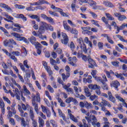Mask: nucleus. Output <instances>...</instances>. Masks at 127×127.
Returning a JSON list of instances; mask_svg holds the SVG:
<instances>
[{
    "mask_svg": "<svg viewBox=\"0 0 127 127\" xmlns=\"http://www.w3.org/2000/svg\"><path fill=\"white\" fill-rule=\"evenodd\" d=\"M58 111L60 117H61L64 120V121H66V117H65V115H64V114L62 113L61 109H58Z\"/></svg>",
    "mask_w": 127,
    "mask_h": 127,
    "instance_id": "bb28decb",
    "label": "nucleus"
},
{
    "mask_svg": "<svg viewBox=\"0 0 127 127\" xmlns=\"http://www.w3.org/2000/svg\"><path fill=\"white\" fill-rule=\"evenodd\" d=\"M81 29L82 30V33L83 34H86V33H88V32H91L89 31L90 29H91V27L88 26V27H81Z\"/></svg>",
    "mask_w": 127,
    "mask_h": 127,
    "instance_id": "412c9836",
    "label": "nucleus"
},
{
    "mask_svg": "<svg viewBox=\"0 0 127 127\" xmlns=\"http://www.w3.org/2000/svg\"><path fill=\"white\" fill-rule=\"evenodd\" d=\"M47 88L49 90L50 93H54V89H53V88H52L50 85H48Z\"/></svg>",
    "mask_w": 127,
    "mask_h": 127,
    "instance_id": "680f3d73",
    "label": "nucleus"
},
{
    "mask_svg": "<svg viewBox=\"0 0 127 127\" xmlns=\"http://www.w3.org/2000/svg\"><path fill=\"white\" fill-rule=\"evenodd\" d=\"M10 43L11 44H14V45H16V46H18V45L16 44V42L13 40V39H9V40H5L3 41L4 46L6 47L7 46H9Z\"/></svg>",
    "mask_w": 127,
    "mask_h": 127,
    "instance_id": "6e6552de",
    "label": "nucleus"
},
{
    "mask_svg": "<svg viewBox=\"0 0 127 127\" xmlns=\"http://www.w3.org/2000/svg\"><path fill=\"white\" fill-rule=\"evenodd\" d=\"M30 17L32 19H36V21L38 22H40V17L38 16L37 15H29Z\"/></svg>",
    "mask_w": 127,
    "mask_h": 127,
    "instance_id": "b1692460",
    "label": "nucleus"
},
{
    "mask_svg": "<svg viewBox=\"0 0 127 127\" xmlns=\"http://www.w3.org/2000/svg\"><path fill=\"white\" fill-rule=\"evenodd\" d=\"M32 127H37V122L36 121V120H32Z\"/></svg>",
    "mask_w": 127,
    "mask_h": 127,
    "instance_id": "774afa93",
    "label": "nucleus"
},
{
    "mask_svg": "<svg viewBox=\"0 0 127 127\" xmlns=\"http://www.w3.org/2000/svg\"><path fill=\"white\" fill-rule=\"evenodd\" d=\"M12 15L16 18H22L23 17V14H13Z\"/></svg>",
    "mask_w": 127,
    "mask_h": 127,
    "instance_id": "603ef678",
    "label": "nucleus"
},
{
    "mask_svg": "<svg viewBox=\"0 0 127 127\" xmlns=\"http://www.w3.org/2000/svg\"><path fill=\"white\" fill-rule=\"evenodd\" d=\"M40 26L38 29L39 33H44L45 30H48V24L45 22L41 21L40 23Z\"/></svg>",
    "mask_w": 127,
    "mask_h": 127,
    "instance_id": "20e7f679",
    "label": "nucleus"
},
{
    "mask_svg": "<svg viewBox=\"0 0 127 127\" xmlns=\"http://www.w3.org/2000/svg\"><path fill=\"white\" fill-rule=\"evenodd\" d=\"M114 15L116 17H118V20L120 21H123V20H125L127 18V17L125 15H121L120 13H115Z\"/></svg>",
    "mask_w": 127,
    "mask_h": 127,
    "instance_id": "4468645a",
    "label": "nucleus"
},
{
    "mask_svg": "<svg viewBox=\"0 0 127 127\" xmlns=\"http://www.w3.org/2000/svg\"><path fill=\"white\" fill-rule=\"evenodd\" d=\"M11 35L14 36L15 38H17L18 41H23L25 43H29L27 39L25 38V37H21L23 35L22 34L20 35L16 33H11Z\"/></svg>",
    "mask_w": 127,
    "mask_h": 127,
    "instance_id": "7ed1b4c3",
    "label": "nucleus"
},
{
    "mask_svg": "<svg viewBox=\"0 0 127 127\" xmlns=\"http://www.w3.org/2000/svg\"><path fill=\"white\" fill-rule=\"evenodd\" d=\"M76 0H74L73 3H72L71 5V7L72 9V11H77L76 9H75V7H76V4H75V3H76Z\"/></svg>",
    "mask_w": 127,
    "mask_h": 127,
    "instance_id": "09e8293b",
    "label": "nucleus"
},
{
    "mask_svg": "<svg viewBox=\"0 0 127 127\" xmlns=\"http://www.w3.org/2000/svg\"><path fill=\"white\" fill-rule=\"evenodd\" d=\"M3 91L4 92H5V93H7V94L8 93H9V94H10V95L11 96V97H14V94H13V93H12V92H11V90H9L8 91L7 90H6V88L5 87V86H3Z\"/></svg>",
    "mask_w": 127,
    "mask_h": 127,
    "instance_id": "7c9ffc66",
    "label": "nucleus"
},
{
    "mask_svg": "<svg viewBox=\"0 0 127 127\" xmlns=\"http://www.w3.org/2000/svg\"><path fill=\"white\" fill-rule=\"evenodd\" d=\"M31 24H32V27H33V28L35 30H37L38 28H39V27H38V25L36 24V22H35V21L34 20L32 21Z\"/></svg>",
    "mask_w": 127,
    "mask_h": 127,
    "instance_id": "c85d7f7f",
    "label": "nucleus"
},
{
    "mask_svg": "<svg viewBox=\"0 0 127 127\" xmlns=\"http://www.w3.org/2000/svg\"><path fill=\"white\" fill-rule=\"evenodd\" d=\"M85 119L86 121H87L88 124H90L91 123L93 127H95V126H96V123L98 122V120H97V118H96V116L94 115L92 116L91 117H85ZM91 119H92L93 122H92V120Z\"/></svg>",
    "mask_w": 127,
    "mask_h": 127,
    "instance_id": "423d86ee",
    "label": "nucleus"
},
{
    "mask_svg": "<svg viewBox=\"0 0 127 127\" xmlns=\"http://www.w3.org/2000/svg\"><path fill=\"white\" fill-rule=\"evenodd\" d=\"M7 114H8L7 115V119H11V118L12 117V114H13L12 112H11V111H8Z\"/></svg>",
    "mask_w": 127,
    "mask_h": 127,
    "instance_id": "052dcab7",
    "label": "nucleus"
},
{
    "mask_svg": "<svg viewBox=\"0 0 127 127\" xmlns=\"http://www.w3.org/2000/svg\"><path fill=\"white\" fill-rule=\"evenodd\" d=\"M59 12H60V13L61 14V15H62V16H64L65 17H68V16H69V14L63 12V10L61 8V10L59 11Z\"/></svg>",
    "mask_w": 127,
    "mask_h": 127,
    "instance_id": "4c0bfd02",
    "label": "nucleus"
},
{
    "mask_svg": "<svg viewBox=\"0 0 127 127\" xmlns=\"http://www.w3.org/2000/svg\"><path fill=\"white\" fill-rule=\"evenodd\" d=\"M63 25L64 30H66V31H71V27L68 25L66 21H63Z\"/></svg>",
    "mask_w": 127,
    "mask_h": 127,
    "instance_id": "dca6fc26",
    "label": "nucleus"
},
{
    "mask_svg": "<svg viewBox=\"0 0 127 127\" xmlns=\"http://www.w3.org/2000/svg\"><path fill=\"white\" fill-rule=\"evenodd\" d=\"M39 127H44V120L41 118V117H39Z\"/></svg>",
    "mask_w": 127,
    "mask_h": 127,
    "instance_id": "cd10ccee",
    "label": "nucleus"
},
{
    "mask_svg": "<svg viewBox=\"0 0 127 127\" xmlns=\"http://www.w3.org/2000/svg\"><path fill=\"white\" fill-rule=\"evenodd\" d=\"M85 107L86 109H93V105L87 102H85Z\"/></svg>",
    "mask_w": 127,
    "mask_h": 127,
    "instance_id": "ea45409f",
    "label": "nucleus"
},
{
    "mask_svg": "<svg viewBox=\"0 0 127 127\" xmlns=\"http://www.w3.org/2000/svg\"><path fill=\"white\" fill-rule=\"evenodd\" d=\"M103 4L108 7H114L115 6L113 3L109 1H104Z\"/></svg>",
    "mask_w": 127,
    "mask_h": 127,
    "instance_id": "a878e982",
    "label": "nucleus"
},
{
    "mask_svg": "<svg viewBox=\"0 0 127 127\" xmlns=\"http://www.w3.org/2000/svg\"><path fill=\"white\" fill-rule=\"evenodd\" d=\"M84 42H85L86 44H88V46H90V48H93V44H92V42L89 40L88 37H85L84 38Z\"/></svg>",
    "mask_w": 127,
    "mask_h": 127,
    "instance_id": "5701e85b",
    "label": "nucleus"
},
{
    "mask_svg": "<svg viewBox=\"0 0 127 127\" xmlns=\"http://www.w3.org/2000/svg\"><path fill=\"white\" fill-rule=\"evenodd\" d=\"M51 8H52V9H54V10L57 12H59L60 11V10H61V8L57 7L53 4H52L51 6Z\"/></svg>",
    "mask_w": 127,
    "mask_h": 127,
    "instance_id": "58836bf2",
    "label": "nucleus"
},
{
    "mask_svg": "<svg viewBox=\"0 0 127 127\" xmlns=\"http://www.w3.org/2000/svg\"><path fill=\"white\" fill-rule=\"evenodd\" d=\"M101 110L103 111V112H104L106 116H108L109 117L111 116V112L107 110V109H106V107H103L102 110Z\"/></svg>",
    "mask_w": 127,
    "mask_h": 127,
    "instance_id": "2f4dec72",
    "label": "nucleus"
},
{
    "mask_svg": "<svg viewBox=\"0 0 127 127\" xmlns=\"http://www.w3.org/2000/svg\"><path fill=\"white\" fill-rule=\"evenodd\" d=\"M2 99L4 101V102H6V103H7V104H10V100H9V99H8L7 97L5 96H3Z\"/></svg>",
    "mask_w": 127,
    "mask_h": 127,
    "instance_id": "e2e57ef3",
    "label": "nucleus"
},
{
    "mask_svg": "<svg viewBox=\"0 0 127 127\" xmlns=\"http://www.w3.org/2000/svg\"><path fill=\"white\" fill-rule=\"evenodd\" d=\"M68 47H69L70 50L73 52L75 49V44H74V43H73V42H71L70 43L69 45H68Z\"/></svg>",
    "mask_w": 127,
    "mask_h": 127,
    "instance_id": "a18cd8bd",
    "label": "nucleus"
},
{
    "mask_svg": "<svg viewBox=\"0 0 127 127\" xmlns=\"http://www.w3.org/2000/svg\"><path fill=\"white\" fill-rule=\"evenodd\" d=\"M38 1H39V4L40 5L44 4L45 3H46V4H50V3L48 2V1L45 0H39Z\"/></svg>",
    "mask_w": 127,
    "mask_h": 127,
    "instance_id": "a19ab883",
    "label": "nucleus"
},
{
    "mask_svg": "<svg viewBox=\"0 0 127 127\" xmlns=\"http://www.w3.org/2000/svg\"><path fill=\"white\" fill-rule=\"evenodd\" d=\"M69 32H70V33H72V34H78V30H77V29H76L71 28L70 29V31H69Z\"/></svg>",
    "mask_w": 127,
    "mask_h": 127,
    "instance_id": "864d4df0",
    "label": "nucleus"
},
{
    "mask_svg": "<svg viewBox=\"0 0 127 127\" xmlns=\"http://www.w3.org/2000/svg\"><path fill=\"white\" fill-rule=\"evenodd\" d=\"M75 97L76 98H79L80 100H85L86 99V96L83 95V94H81L80 95L79 94L77 93L75 94Z\"/></svg>",
    "mask_w": 127,
    "mask_h": 127,
    "instance_id": "79ce46f5",
    "label": "nucleus"
},
{
    "mask_svg": "<svg viewBox=\"0 0 127 127\" xmlns=\"http://www.w3.org/2000/svg\"><path fill=\"white\" fill-rule=\"evenodd\" d=\"M77 61H78V60L77 59V58H76V57H73L72 58L71 57H69L68 58V64L72 65V66H76V64H75L74 63H76Z\"/></svg>",
    "mask_w": 127,
    "mask_h": 127,
    "instance_id": "9b49d317",
    "label": "nucleus"
},
{
    "mask_svg": "<svg viewBox=\"0 0 127 127\" xmlns=\"http://www.w3.org/2000/svg\"><path fill=\"white\" fill-rule=\"evenodd\" d=\"M91 23H92V24H94V25L97 26V27H100V25L99 24V22L97 20H91Z\"/></svg>",
    "mask_w": 127,
    "mask_h": 127,
    "instance_id": "49530a36",
    "label": "nucleus"
},
{
    "mask_svg": "<svg viewBox=\"0 0 127 127\" xmlns=\"http://www.w3.org/2000/svg\"><path fill=\"white\" fill-rule=\"evenodd\" d=\"M67 22L72 27H76V24H74L70 20H67Z\"/></svg>",
    "mask_w": 127,
    "mask_h": 127,
    "instance_id": "0e129e2a",
    "label": "nucleus"
},
{
    "mask_svg": "<svg viewBox=\"0 0 127 127\" xmlns=\"http://www.w3.org/2000/svg\"><path fill=\"white\" fill-rule=\"evenodd\" d=\"M101 102L99 104V107H101V110H102L103 108H105V107H108V108H112V105L108 101L106 100L104 98L101 99Z\"/></svg>",
    "mask_w": 127,
    "mask_h": 127,
    "instance_id": "39448f33",
    "label": "nucleus"
},
{
    "mask_svg": "<svg viewBox=\"0 0 127 127\" xmlns=\"http://www.w3.org/2000/svg\"><path fill=\"white\" fill-rule=\"evenodd\" d=\"M28 40L30 41V42L33 45L34 44H35L36 42V38L34 36H31L29 38H28Z\"/></svg>",
    "mask_w": 127,
    "mask_h": 127,
    "instance_id": "393cba45",
    "label": "nucleus"
},
{
    "mask_svg": "<svg viewBox=\"0 0 127 127\" xmlns=\"http://www.w3.org/2000/svg\"><path fill=\"white\" fill-rule=\"evenodd\" d=\"M29 112V115L31 120H32V121L34 120V119H33L34 118V114L33 113V110H31Z\"/></svg>",
    "mask_w": 127,
    "mask_h": 127,
    "instance_id": "3c124183",
    "label": "nucleus"
},
{
    "mask_svg": "<svg viewBox=\"0 0 127 127\" xmlns=\"http://www.w3.org/2000/svg\"><path fill=\"white\" fill-rule=\"evenodd\" d=\"M95 93L98 96H101L102 95V93H101V88H97L95 90Z\"/></svg>",
    "mask_w": 127,
    "mask_h": 127,
    "instance_id": "bf43d9fd",
    "label": "nucleus"
},
{
    "mask_svg": "<svg viewBox=\"0 0 127 127\" xmlns=\"http://www.w3.org/2000/svg\"><path fill=\"white\" fill-rule=\"evenodd\" d=\"M82 60L83 61H85V62H87L88 61L89 64H88V67L89 68H94V66L97 67L98 65L96 63V62L94 61L93 59H92V58H91V56H89L87 57L86 56H83L81 57Z\"/></svg>",
    "mask_w": 127,
    "mask_h": 127,
    "instance_id": "f257e3e1",
    "label": "nucleus"
},
{
    "mask_svg": "<svg viewBox=\"0 0 127 127\" xmlns=\"http://www.w3.org/2000/svg\"><path fill=\"white\" fill-rule=\"evenodd\" d=\"M33 45H35V47L37 49H42V48L43 47L42 45L40 44V43H38V42H36Z\"/></svg>",
    "mask_w": 127,
    "mask_h": 127,
    "instance_id": "e433bc0d",
    "label": "nucleus"
},
{
    "mask_svg": "<svg viewBox=\"0 0 127 127\" xmlns=\"http://www.w3.org/2000/svg\"><path fill=\"white\" fill-rule=\"evenodd\" d=\"M41 108L42 109V112L45 114H46L47 117H48V118H50V116H51V113L50 112L49 109L42 105H41Z\"/></svg>",
    "mask_w": 127,
    "mask_h": 127,
    "instance_id": "1a4fd4ad",
    "label": "nucleus"
},
{
    "mask_svg": "<svg viewBox=\"0 0 127 127\" xmlns=\"http://www.w3.org/2000/svg\"><path fill=\"white\" fill-rule=\"evenodd\" d=\"M125 27H126V24L125 23L123 24L120 27H118L117 32H116V34H118V33L120 32V30H123V29H125Z\"/></svg>",
    "mask_w": 127,
    "mask_h": 127,
    "instance_id": "c9c22d12",
    "label": "nucleus"
},
{
    "mask_svg": "<svg viewBox=\"0 0 127 127\" xmlns=\"http://www.w3.org/2000/svg\"><path fill=\"white\" fill-rule=\"evenodd\" d=\"M103 86H102V89L103 90H108V85H107V83L105 82H102Z\"/></svg>",
    "mask_w": 127,
    "mask_h": 127,
    "instance_id": "338daca9",
    "label": "nucleus"
},
{
    "mask_svg": "<svg viewBox=\"0 0 127 127\" xmlns=\"http://www.w3.org/2000/svg\"><path fill=\"white\" fill-rule=\"evenodd\" d=\"M69 117L71 121H73L74 123H78V120L76 117H74V115H72V114H69Z\"/></svg>",
    "mask_w": 127,
    "mask_h": 127,
    "instance_id": "473e14b6",
    "label": "nucleus"
},
{
    "mask_svg": "<svg viewBox=\"0 0 127 127\" xmlns=\"http://www.w3.org/2000/svg\"><path fill=\"white\" fill-rule=\"evenodd\" d=\"M46 8V6H37L35 8V10H38L40 9V10H44Z\"/></svg>",
    "mask_w": 127,
    "mask_h": 127,
    "instance_id": "37998d69",
    "label": "nucleus"
},
{
    "mask_svg": "<svg viewBox=\"0 0 127 127\" xmlns=\"http://www.w3.org/2000/svg\"><path fill=\"white\" fill-rule=\"evenodd\" d=\"M49 13H50L51 15H53L54 16H56L57 17H59V15L55 11H52L51 10L49 11Z\"/></svg>",
    "mask_w": 127,
    "mask_h": 127,
    "instance_id": "de8ad7c7",
    "label": "nucleus"
},
{
    "mask_svg": "<svg viewBox=\"0 0 127 127\" xmlns=\"http://www.w3.org/2000/svg\"><path fill=\"white\" fill-rule=\"evenodd\" d=\"M111 86V87H114L115 88L116 91H119V86H120V82L119 81L115 80V81H113L111 82L110 83Z\"/></svg>",
    "mask_w": 127,
    "mask_h": 127,
    "instance_id": "ddd939ff",
    "label": "nucleus"
},
{
    "mask_svg": "<svg viewBox=\"0 0 127 127\" xmlns=\"http://www.w3.org/2000/svg\"><path fill=\"white\" fill-rule=\"evenodd\" d=\"M0 107L1 108V116H3L4 115L5 111L4 109V102L3 101H0Z\"/></svg>",
    "mask_w": 127,
    "mask_h": 127,
    "instance_id": "a211bd4d",
    "label": "nucleus"
},
{
    "mask_svg": "<svg viewBox=\"0 0 127 127\" xmlns=\"http://www.w3.org/2000/svg\"><path fill=\"white\" fill-rule=\"evenodd\" d=\"M95 80L97 81V82H100L101 83H103V79H102V77H98V76H95L94 77Z\"/></svg>",
    "mask_w": 127,
    "mask_h": 127,
    "instance_id": "13d9d810",
    "label": "nucleus"
},
{
    "mask_svg": "<svg viewBox=\"0 0 127 127\" xmlns=\"http://www.w3.org/2000/svg\"><path fill=\"white\" fill-rule=\"evenodd\" d=\"M21 107H22V110H23V111H31V110H33V109L32 108V107H30V106H29V105L28 104H24L23 103H22L21 104Z\"/></svg>",
    "mask_w": 127,
    "mask_h": 127,
    "instance_id": "2eb2a0df",
    "label": "nucleus"
},
{
    "mask_svg": "<svg viewBox=\"0 0 127 127\" xmlns=\"http://www.w3.org/2000/svg\"><path fill=\"white\" fill-rule=\"evenodd\" d=\"M88 87L89 89H90V90H96L97 89H98V88H101L100 86L97 84H93L88 85Z\"/></svg>",
    "mask_w": 127,
    "mask_h": 127,
    "instance_id": "aec40b11",
    "label": "nucleus"
},
{
    "mask_svg": "<svg viewBox=\"0 0 127 127\" xmlns=\"http://www.w3.org/2000/svg\"><path fill=\"white\" fill-rule=\"evenodd\" d=\"M21 125L22 127H26V122L24 120V118L21 119Z\"/></svg>",
    "mask_w": 127,
    "mask_h": 127,
    "instance_id": "4d7b16f0",
    "label": "nucleus"
},
{
    "mask_svg": "<svg viewBox=\"0 0 127 127\" xmlns=\"http://www.w3.org/2000/svg\"><path fill=\"white\" fill-rule=\"evenodd\" d=\"M14 6L15 8H18V9H24V8H25V6L22 5L15 4Z\"/></svg>",
    "mask_w": 127,
    "mask_h": 127,
    "instance_id": "8fccbe9b",
    "label": "nucleus"
},
{
    "mask_svg": "<svg viewBox=\"0 0 127 127\" xmlns=\"http://www.w3.org/2000/svg\"><path fill=\"white\" fill-rule=\"evenodd\" d=\"M2 51H3V52L4 53H5V54H6V55H7V56H9V57L11 59H12V60H13L14 61V62H17V59H16V58H15V57L12 55H11V54L8 53V52L7 51V50L3 49H2Z\"/></svg>",
    "mask_w": 127,
    "mask_h": 127,
    "instance_id": "9d476101",
    "label": "nucleus"
},
{
    "mask_svg": "<svg viewBox=\"0 0 127 127\" xmlns=\"http://www.w3.org/2000/svg\"><path fill=\"white\" fill-rule=\"evenodd\" d=\"M88 3L90 6H95L96 4V2L93 1V0H89Z\"/></svg>",
    "mask_w": 127,
    "mask_h": 127,
    "instance_id": "6e6d98bb",
    "label": "nucleus"
},
{
    "mask_svg": "<svg viewBox=\"0 0 127 127\" xmlns=\"http://www.w3.org/2000/svg\"><path fill=\"white\" fill-rule=\"evenodd\" d=\"M61 35L63 37V39L61 40L62 43H63V44H64V45H67V44H68V41H69V38H68V36L65 33H61L60 31H58V38H60V37H61Z\"/></svg>",
    "mask_w": 127,
    "mask_h": 127,
    "instance_id": "f03ea898",
    "label": "nucleus"
},
{
    "mask_svg": "<svg viewBox=\"0 0 127 127\" xmlns=\"http://www.w3.org/2000/svg\"><path fill=\"white\" fill-rule=\"evenodd\" d=\"M106 15L109 20H114L115 18L113 16L111 15L109 13H106Z\"/></svg>",
    "mask_w": 127,
    "mask_h": 127,
    "instance_id": "5fc2aeb1",
    "label": "nucleus"
},
{
    "mask_svg": "<svg viewBox=\"0 0 127 127\" xmlns=\"http://www.w3.org/2000/svg\"><path fill=\"white\" fill-rule=\"evenodd\" d=\"M73 89L76 94H79V92H82V88H81V87H77V86H74Z\"/></svg>",
    "mask_w": 127,
    "mask_h": 127,
    "instance_id": "72a5a7b5",
    "label": "nucleus"
},
{
    "mask_svg": "<svg viewBox=\"0 0 127 127\" xmlns=\"http://www.w3.org/2000/svg\"><path fill=\"white\" fill-rule=\"evenodd\" d=\"M125 27H126V24L125 23L123 24L120 27H118L117 32H116V34H118V33L120 32V30H123V29H125Z\"/></svg>",
    "mask_w": 127,
    "mask_h": 127,
    "instance_id": "f704fd0d",
    "label": "nucleus"
},
{
    "mask_svg": "<svg viewBox=\"0 0 127 127\" xmlns=\"http://www.w3.org/2000/svg\"><path fill=\"white\" fill-rule=\"evenodd\" d=\"M114 74L117 78H120L121 80H125V78L123 77V74L122 73L119 74V73L116 72Z\"/></svg>",
    "mask_w": 127,
    "mask_h": 127,
    "instance_id": "c03bdc74",
    "label": "nucleus"
},
{
    "mask_svg": "<svg viewBox=\"0 0 127 127\" xmlns=\"http://www.w3.org/2000/svg\"><path fill=\"white\" fill-rule=\"evenodd\" d=\"M45 69L48 73L49 76H52V75H53V71L51 70V67H50V66H49Z\"/></svg>",
    "mask_w": 127,
    "mask_h": 127,
    "instance_id": "c756f323",
    "label": "nucleus"
},
{
    "mask_svg": "<svg viewBox=\"0 0 127 127\" xmlns=\"http://www.w3.org/2000/svg\"><path fill=\"white\" fill-rule=\"evenodd\" d=\"M77 42L79 44V46L81 49L83 50L85 53H87V46L83 42V39L82 38H80L77 39Z\"/></svg>",
    "mask_w": 127,
    "mask_h": 127,
    "instance_id": "0eeeda50",
    "label": "nucleus"
},
{
    "mask_svg": "<svg viewBox=\"0 0 127 127\" xmlns=\"http://www.w3.org/2000/svg\"><path fill=\"white\" fill-rule=\"evenodd\" d=\"M102 36H103V37H105V38H106L107 41H108L109 43H111V44H114V41L112 40V38L109 36L108 34H102Z\"/></svg>",
    "mask_w": 127,
    "mask_h": 127,
    "instance_id": "6ab92c4d",
    "label": "nucleus"
},
{
    "mask_svg": "<svg viewBox=\"0 0 127 127\" xmlns=\"http://www.w3.org/2000/svg\"><path fill=\"white\" fill-rule=\"evenodd\" d=\"M97 71L96 70H92L91 74L93 77L94 78V77L96 76V75H97Z\"/></svg>",
    "mask_w": 127,
    "mask_h": 127,
    "instance_id": "69168bd1",
    "label": "nucleus"
},
{
    "mask_svg": "<svg viewBox=\"0 0 127 127\" xmlns=\"http://www.w3.org/2000/svg\"><path fill=\"white\" fill-rule=\"evenodd\" d=\"M115 97L117 100H119V101L123 103L124 107L127 108V103L126 102L125 100L121 97V96L119 94H116Z\"/></svg>",
    "mask_w": 127,
    "mask_h": 127,
    "instance_id": "f8f14e48",
    "label": "nucleus"
},
{
    "mask_svg": "<svg viewBox=\"0 0 127 127\" xmlns=\"http://www.w3.org/2000/svg\"><path fill=\"white\" fill-rule=\"evenodd\" d=\"M108 95L109 101H111L112 103H116V98L113 96V94L111 91H108Z\"/></svg>",
    "mask_w": 127,
    "mask_h": 127,
    "instance_id": "f3484780",
    "label": "nucleus"
},
{
    "mask_svg": "<svg viewBox=\"0 0 127 127\" xmlns=\"http://www.w3.org/2000/svg\"><path fill=\"white\" fill-rule=\"evenodd\" d=\"M23 93L24 95H25L26 96H28L29 95H30L31 94L30 91L28 90V89H27V87H26V86L25 85L23 86Z\"/></svg>",
    "mask_w": 127,
    "mask_h": 127,
    "instance_id": "4be33fe9",
    "label": "nucleus"
}]
</instances>
